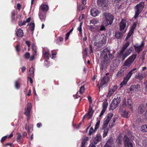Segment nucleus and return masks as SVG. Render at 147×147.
Instances as JSON below:
<instances>
[{
  "label": "nucleus",
  "mask_w": 147,
  "mask_h": 147,
  "mask_svg": "<svg viewBox=\"0 0 147 147\" xmlns=\"http://www.w3.org/2000/svg\"><path fill=\"white\" fill-rule=\"evenodd\" d=\"M123 141L125 147H133V144L130 141L129 138L125 135L124 136Z\"/></svg>",
  "instance_id": "obj_8"
},
{
  "label": "nucleus",
  "mask_w": 147,
  "mask_h": 147,
  "mask_svg": "<svg viewBox=\"0 0 147 147\" xmlns=\"http://www.w3.org/2000/svg\"><path fill=\"white\" fill-rule=\"evenodd\" d=\"M127 103L128 105L129 106V107L131 109H132L133 107V103L131 101V100L130 99H127Z\"/></svg>",
  "instance_id": "obj_35"
},
{
  "label": "nucleus",
  "mask_w": 147,
  "mask_h": 147,
  "mask_svg": "<svg viewBox=\"0 0 147 147\" xmlns=\"http://www.w3.org/2000/svg\"><path fill=\"white\" fill-rule=\"evenodd\" d=\"M120 113L122 117L126 118L129 117L130 113L129 112L126 111L124 109L120 110Z\"/></svg>",
  "instance_id": "obj_16"
},
{
  "label": "nucleus",
  "mask_w": 147,
  "mask_h": 147,
  "mask_svg": "<svg viewBox=\"0 0 147 147\" xmlns=\"http://www.w3.org/2000/svg\"><path fill=\"white\" fill-rule=\"evenodd\" d=\"M32 108V105L31 103H28L27 107L25 109V111L24 112V114L27 117V120L29 119L30 117V111Z\"/></svg>",
  "instance_id": "obj_9"
},
{
  "label": "nucleus",
  "mask_w": 147,
  "mask_h": 147,
  "mask_svg": "<svg viewBox=\"0 0 147 147\" xmlns=\"http://www.w3.org/2000/svg\"><path fill=\"white\" fill-rule=\"evenodd\" d=\"M146 111V107L144 105L141 104L138 107V113L139 114H142L145 112Z\"/></svg>",
  "instance_id": "obj_12"
},
{
  "label": "nucleus",
  "mask_w": 147,
  "mask_h": 147,
  "mask_svg": "<svg viewBox=\"0 0 147 147\" xmlns=\"http://www.w3.org/2000/svg\"><path fill=\"white\" fill-rule=\"evenodd\" d=\"M113 140L111 139L109 140L103 147H111L113 146Z\"/></svg>",
  "instance_id": "obj_23"
},
{
  "label": "nucleus",
  "mask_w": 147,
  "mask_h": 147,
  "mask_svg": "<svg viewBox=\"0 0 147 147\" xmlns=\"http://www.w3.org/2000/svg\"><path fill=\"white\" fill-rule=\"evenodd\" d=\"M94 132V131L93 128L91 127L89 131V134L90 135H91Z\"/></svg>",
  "instance_id": "obj_50"
},
{
  "label": "nucleus",
  "mask_w": 147,
  "mask_h": 147,
  "mask_svg": "<svg viewBox=\"0 0 147 147\" xmlns=\"http://www.w3.org/2000/svg\"><path fill=\"white\" fill-rule=\"evenodd\" d=\"M31 18L29 17L28 18V19H27L26 20L24 21L26 23H28L30 22V20H31Z\"/></svg>",
  "instance_id": "obj_56"
},
{
  "label": "nucleus",
  "mask_w": 147,
  "mask_h": 147,
  "mask_svg": "<svg viewBox=\"0 0 147 147\" xmlns=\"http://www.w3.org/2000/svg\"><path fill=\"white\" fill-rule=\"evenodd\" d=\"M84 18V16L82 14V15H80L79 18V21H80L82 19Z\"/></svg>",
  "instance_id": "obj_57"
},
{
  "label": "nucleus",
  "mask_w": 147,
  "mask_h": 147,
  "mask_svg": "<svg viewBox=\"0 0 147 147\" xmlns=\"http://www.w3.org/2000/svg\"><path fill=\"white\" fill-rule=\"evenodd\" d=\"M119 98H114L112 101L110 105V108L112 110H113L116 108L120 102Z\"/></svg>",
  "instance_id": "obj_6"
},
{
  "label": "nucleus",
  "mask_w": 147,
  "mask_h": 147,
  "mask_svg": "<svg viewBox=\"0 0 147 147\" xmlns=\"http://www.w3.org/2000/svg\"><path fill=\"white\" fill-rule=\"evenodd\" d=\"M97 2L98 5L99 6L105 7L107 6L105 0H98Z\"/></svg>",
  "instance_id": "obj_22"
},
{
  "label": "nucleus",
  "mask_w": 147,
  "mask_h": 147,
  "mask_svg": "<svg viewBox=\"0 0 147 147\" xmlns=\"http://www.w3.org/2000/svg\"><path fill=\"white\" fill-rule=\"evenodd\" d=\"M91 15L93 17H96L98 15L99 13V12L98 10L96 9H92L91 11Z\"/></svg>",
  "instance_id": "obj_24"
},
{
  "label": "nucleus",
  "mask_w": 147,
  "mask_h": 147,
  "mask_svg": "<svg viewBox=\"0 0 147 147\" xmlns=\"http://www.w3.org/2000/svg\"><path fill=\"white\" fill-rule=\"evenodd\" d=\"M83 141L86 142V141L88 140V138L87 137H85L83 139Z\"/></svg>",
  "instance_id": "obj_62"
},
{
  "label": "nucleus",
  "mask_w": 147,
  "mask_h": 147,
  "mask_svg": "<svg viewBox=\"0 0 147 147\" xmlns=\"http://www.w3.org/2000/svg\"><path fill=\"white\" fill-rule=\"evenodd\" d=\"M80 96V94L78 92H77L76 95H74V96L75 97V96H76V98H78Z\"/></svg>",
  "instance_id": "obj_60"
},
{
  "label": "nucleus",
  "mask_w": 147,
  "mask_h": 147,
  "mask_svg": "<svg viewBox=\"0 0 147 147\" xmlns=\"http://www.w3.org/2000/svg\"><path fill=\"white\" fill-rule=\"evenodd\" d=\"M20 83L17 81L15 82V86L16 88L18 89L20 88Z\"/></svg>",
  "instance_id": "obj_42"
},
{
  "label": "nucleus",
  "mask_w": 147,
  "mask_h": 147,
  "mask_svg": "<svg viewBox=\"0 0 147 147\" xmlns=\"http://www.w3.org/2000/svg\"><path fill=\"white\" fill-rule=\"evenodd\" d=\"M17 9L20 10L21 7V5L20 3H18L17 5Z\"/></svg>",
  "instance_id": "obj_53"
},
{
  "label": "nucleus",
  "mask_w": 147,
  "mask_h": 147,
  "mask_svg": "<svg viewBox=\"0 0 147 147\" xmlns=\"http://www.w3.org/2000/svg\"><path fill=\"white\" fill-rule=\"evenodd\" d=\"M30 56V54L28 52L26 53L24 55V57L26 59H28Z\"/></svg>",
  "instance_id": "obj_45"
},
{
  "label": "nucleus",
  "mask_w": 147,
  "mask_h": 147,
  "mask_svg": "<svg viewBox=\"0 0 147 147\" xmlns=\"http://www.w3.org/2000/svg\"><path fill=\"white\" fill-rule=\"evenodd\" d=\"M89 147H96V146L92 143L90 144Z\"/></svg>",
  "instance_id": "obj_64"
},
{
  "label": "nucleus",
  "mask_w": 147,
  "mask_h": 147,
  "mask_svg": "<svg viewBox=\"0 0 147 147\" xmlns=\"http://www.w3.org/2000/svg\"><path fill=\"white\" fill-rule=\"evenodd\" d=\"M94 111L91 107H90L89 109L88 112V114H86L83 117V118H84L85 117H86L88 119H90L91 118L92 116Z\"/></svg>",
  "instance_id": "obj_17"
},
{
  "label": "nucleus",
  "mask_w": 147,
  "mask_h": 147,
  "mask_svg": "<svg viewBox=\"0 0 147 147\" xmlns=\"http://www.w3.org/2000/svg\"><path fill=\"white\" fill-rule=\"evenodd\" d=\"M100 121H98L96 124L95 126V130H96L98 127L100 125Z\"/></svg>",
  "instance_id": "obj_48"
},
{
  "label": "nucleus",
  "mask_w": 147,
  "mask_h": 147,
  "mask_svg": "<svg viewBox=\"0 0 147 147\" xmlns=\"http://www.w3.org/2000/svg\"><path fill=\"white\" fill-rule=\"evenodd\" d=\"M117 87L116 86H113L110 89L109 93L107 96V97H110L114 93L115 91L117 90Z\"/></svg>",
  "instance_id": "obj_15"
},
{
  "label": "nucleus",
  "mask_w": 147,
  "mask_h": 147,
  "mask_svg": "<svg viewBox=\"0 0 147 147\" xmlns=\"http://www.w3.org/2000/svg\"><path fill=\"white\" fill-rule=\"evenodd\" d=\"M106 107H105L104 106H103V108L99 115L100 117H101L102 115L106 111Z\"/></svg>",
  "instance_id": "obj_39"
},
{
  "label": "nucleus",
  "mask_w": 147,
  "mask_h": 147,
  "mask_svg": "<svg viewBox=\"0 0 147 147\" xmlns=\"http://www.w3.org/2000/svg\"><path fill=\"white\" fill-rule=\"evenodd\" d=\"M30 75L31 77H33L34 75V69L33 67H31L29 70Z\"/></svg>",
  "instance_id": "obj_33"
},
{
  "label": "nucleus",
  "mask_w": 147,
  "mask_h": 147,
  "mask_svg": "<svg viewBox=\"0 0 147 147\" xmlns=\"http://www.w3.org/2000/svg\"><path fill=\"white\" fill-rule=\"evenodd\" d=\"M98 22V21L95 19H93L90 21V24H92L95 25Z\"/></svg>",
  "instance_id": "obj_36"
},
{
  "label": "nucleus",
  "mask_w": 147,
  "mask_h": 147,
  "mask_svg": "<svg viewBox=\"0 0 147 147\" xmlns=\"http://www.w3.org/2000/svg\"><path fill=\"white\" fill-rule=\"evenodd\" d=\"M113 115L112 113L108 114L107 117L104 119L103 124L102 125V129L104 130L103 137L106 136L108 134L109 129L107 127V125L109 123V126L110 128H112L114 125L116 121V119L112 118Z\"/></svg>",
  "instance_id": "obj_2"
},
{
  "label": "nucleus",
  "mask_w": 147,
  "mask_h": 147,
  "mask_svg": "<svg viewBox=\"0 0 147 147\" xmlns=\"http://www.w3.org/2000/svg\"><path fill=\"white\" fill-rule=\"evenodd\" d=\"M42 124L41 123H39L37 124V126L39 128L40 126H42Z\"/></svg>",
  "instance_id": "obj_61"
},
{
  "label": "nucleus",
  "mask_w": 147,
  "mask_h": 147,
  "mask_svg": "<svg viewBox=\"0 0 147 147\" xmlns=\"http://www.w3.org/2000/svg\"><path fill=\"white\" fill-rule=\"evenodd\" d=\"M83 24V22H81L79 26L78 27L77 30L79 31L81 33H82V26Z\"/></svg>",
  "instance_id": "obj_41"
},
{
  "label": "nucleus",
  "mask_w": 147,
  "mask_h": 147,
  "mask_svg": "<svg viewBox=\"0 0 147 147\" xmlns=\"http://www.w3.org/2000/svg\"><path fill=\"white\" fill-rule=\"evenodd\" d=\"M136 69V68H135L131 70L128 73L127 75L125 77V78L129 80V79L131 77L133 74L132 71H135Z\"/></svg>",
  "instance_id": "obj_26"
},
{
  "label": "nucleus",
  "mask_w": 147,
  "mask_h": 147,
  "mask_svg": "<svg viewBox=\"0 0 147 147\" xmlns=\"http://www.w3.org/2000/svg\"><path fill=\"white\" fill-rule=\"evenodd\" d=\"M70 34L68 32L66 34V37H65V40H67L68 39L69 36L70 35Z\"/></svg>",
  "instance_id": "obj_58"
},
{
  "label": "nucleus",
  "mask_w": 147,
  "mask_h": 147,
  "mask_svg": "<svg viewBox=\"0 0 147 147\" xmlns=\"http://www.w3.org/2000/svg\"><path fill=\"white\" fill-rule=\"evenodd\" d=\"M141 130L142 131L147 132V124L142 126L141 127Z\"/></svg>",
  "instance_id": "obj_31"
},
{
  "label": "nucleus",
  "mask_w": 147,
  "mask_h": 147,
  "mask_svg": "<svg viewBox=\"0 0 147 147\" xmlns=\"http://www.w3.org/2000/svg\"><path fill=\"white\" fill-rule=\"evenodd\" d=\"M136 87V85H132L129 88L130 91H132L135 90V88Z\"/></svg>",
  "instance_id": "obj_43"
},
{
  "label": "nucleus",
  "mask_w": 147,
  "mask_h": 147,
  "mask_svg": "<svg viewBox=\"0 0 147 147\" xmlns=\"http://www.w3.org/2000/svg\"><path fill=\"white\" fill-rule=\"evenodd\" d=\"M90 54H91V53H93V50L92 49V45H90Z\"/></svg>",
  "instance_id": "obj_59"
},
{
  "label": "nucleus",
  "mask_w": 147,
  "mask_h": 147,
  "mask_svg": "<svg viewBox=\"0 0 147 147\" xmlns=\"http://www.w3.org/2000/svg\"><path fill=\"white\" fill-rule=\"evenodd\" d=\"M21 135L20 134H18V137H17V141L18 142H20V138H21Z\"/></svg>",
  "instance_id": "obj_49"
},
{
  "label": "nucleus",
  "mask_w": 147,
  "mask_h": 147,
  "mask_svg": "<svg viewBox=\"0 0 147 147\" xmlns=\"http://www.w3.org/2000/svg\"><path fill=\"white\" fill-rule=\"evenodd\" d=\"M128 80L125 78H124L122 82L120 84L121 87L125 85L126 84Z\"/></svg>",
  "instance_id": "obj_32"
},
{
  "label": "nucleus",
  "mask_w": 147,
  "mask_h": 147,
  "mask_svg": "<svg viewBox=\"0 0 147 147\" xmlns=\"http://www.w3.org/2000/svg\"><path fill=\"white\" fill-rule=\"evenodd\" d=\"M103 15V21L100 29V31L105 30V26L111 24L113 19V16L109 13H104Z\"/></svg>",
  "instance_id": "obj_4"
},
{
  "label": "nucleus",
  "mask_w": 147,
  "mask_h": 147,
  "mask_svg": "<svg viewBox=\"0 0 147 147\" xmlns=\"http://www.w3.org/2000/svg\"><path fill=\"white\" fill-rule=\"evenodd\" d=\"M126 21L124 20H122L119 24V29L121 31L124 30L126 27Z\"/></svg>",
  "instance_id": "obj_18"
},
{
  "label": "nucleus",
  "mask_w": 147,
  "mask_h": 147,
  "mask_svg": "<svg viewBox=\"0 0 147 147\" xmlns=\"http://www.w3.org/2000/svg\"><path fill=\"white\" fill-rule=\"evenodd\" d=\"M136 87L135 88V91L138 92L141 90V88L140 85L137 84L136 85Z\"/></svg>",
  "instance_id": "obj_40"
},
{
  "label": "nucleus",
  "mask_w": 147,
  "mask_h": 147,
  "mask_svg": "<svg viewBox=\"0 0 147 147\" xmlns=\"http://www.w3.org/2000/svg\"><path fill=\"white\" fill-rule=\"evenodd\" d=\"M16 49L17 51H19L20 50L19 46L18 45H17L16 46Z\"/></svg>",
  "instance_id": "obj_55"
},
{
  "label": "nucleus",
  "mask_w": 147,
  "mask_h": 147,
  "mask_svg": "<svg viewBox=\"0 0 147 147\" xmlns=\"http://www.w3.org/2000/svg\"><path fill=\"white\" fill-rule=\"evenodd\" d=\"M136 27V24H134L131 27L130 30H129L127 37L126 38H129L131 34H133L134 31L135 29V28Z\"/></svg>",
  "instance_id": "obj_21"
},
{
  "label": "nucleus",
  "mask_w": 147,
  "mask_h": 147,
  "mask_svg": "<svg viewBox=\"0 0 147 147\" xmlns=\"http://www.w3.org/2000/svg\"><path fill=\"white\" fill-rule=\"evenodd\" d=\"M101 140V137L100 136L97 135L94 139V144H96L99 142Z\"/></svg>",
  "instance_id": "obj_27"
},
{
  "label": "nucleus",
  "mask_w": 147,
  "mask_h": 147,
  "mask_svg": "<svg viewBox=\"0 0 147 147\" xmlns=\"http://www.w3.org/2000/svg\"><path fill=\"white\" fill-rule=\"evenodd\" d=\"M30 29L31 31H33L34 30V27H35V25L34 24V23H31L30 24Z\"/></svg>",
  "instance_id": "obj_38"
},
{
  "label": "nucleus",
  "mask_w": 147,
  "mask_h": 147,
  "mask_svg": "<svg viewBox=\"0 0 147 147\" xmlns=\"http://www.w3.org/2000/svg\"><path fill=\"white\" fill-rule=\"evenodd\" d=\"M130 42H127L124 44L123 46L122 49L120 51V54H122L124 51L129 46Z\"/></svg>",
  "instance_id": "obj_28"
},
{
  "label": "nucleus",
  "mask_w": 147,
  "mask_h": 147,
  "mask_svg": "<svg viewBox=\"0 0 147 147\" xmlns=\"http://www.w3.org/2000/svg\"><path fill=\"white\" fill-rule=\"evenodd\" d=\"M32 47L33 50L35 52V55H36V47L34 45H33L32 46Z\"/></svg>",
  "instance_id": "obj_51"
},
{
  "label": "nucleus",
  "mask_w": 147,
  "mask_h": 147,
  "mask_svg": "<svg viewBox=\"0 0 147 147\" xmlns=\"http://www.w3.org/2000/svg\"><path fill=\"white\" fill-rule=\"evenodd\" d=\"M103 44L100 41L96 40V41L94 44V45L96 49H94V50L97 51L99 50L102 47Z\"/></svg>",
  "instance_id": "obj_11"
},
{
  "label": "nucleus",
  "mask_w": 147,
  "mask_h": 147,
  "mask_svg": "<svg viewBox=\"0 0 147 147\" xmlns=\"http://www.w3.org/2000/svg\"><path fill=\"white\" fill-rule=\"evenodd\" d=\"M136 54L133 55L125 61L120 70L117 74L116 75L117 77H120L124 75L127 68L129 67L131 64L133 62L136 58Z\"/></svg>",
  "instance_id": "obj_3"
},
{
  "label": "nucleus",
  "mask_w": 147,
  "mask_h": 147,
  "mask_svg": "<svg viewBox=\"0 0 147 147\" xmlns=\"http://www.w3.org/2000/svg\"><path fill=\"white\" fill-rule=\"evenodd\" d=\"M106 37L103 34H102L101 35L97 36L96 37V39L99 41L104 44L106 40Z\"/></svg>",
  "instance_id": "obj_10"
},
{
  "label": "nucleus",
  "mask_w": 147,
  "mask_h": 147,
  "mask_svg": "<svg viewBox=\"0 0 147 147\" xmlns=\"http://www.w3.org/2000/svg\"><path fill=\"white\" fill-rule=\"evenodd\" d=\"M142 144L143 145L146 147L147 145V140H145L142 141Z\"/></svg>",
  "instance_id": "obj_47"
},
{
  "label": "nucleus",
  "mask_w": 147,
  "mask_h": 147,
  "mask_svg": "<svg viewBox=\"0 0 147 147\" xmlns=\"http://www.w3.org/2000/svg\"><path fill=\"white\" fill-rule=\"evenodd\" d=\"M32 130V126L31 125H29L28 128V132L30 133V130Z\"/></svg>",
  "instance_id": "obj_46"
},
{
  "label": "nucleus",
  "mask_w": 147,
  "mask_h": 147,
  "mask_svg": "<svg viewBox=\"0 0 147 147\" xmlns=\"http://www.w3.org/2000/svg\"><path fill=\"white\" fill-rule=\"evenodd\" d=\"M44 57L47 59L49 58V52L48 51H46L43 53Z\"/></svg>",
  "instance_id": "obj_34"
},
{
  "label": "nucleus",
  "mask_w": 147,
  "mask_h": 147,
  "mask_svg": "<svg viewBox=\"0 0 147 147\" xmlns=\"http://www.w3.org/2000/svg\"><path fill=\"white\" fill-rule=\"evenodd\" d=\"M46 13L39 10V16L40 20L42 21H45L46 17Z\"/></svg>",
  "instance_id": "obj_19"
},
{
  "label": "nucleus",
  "mask_w": 147,
  "mask_h": 147,
  "mask_svg": "<svg viewBox=\"0 0 147 147\" xmlns=\"http://www.w3.org/2000/svg\"><path fill=\"white\" fill-rule=\"evenodd\" d=\"M123 36L122 33L121 32H116L115 37L117 39H121Z\"/></svg>",
  "instance_id": "obj_29"
},
{
  "label": "nucleus",
  "mask_w": 147,
  "mask_h": 147,
  "mask_svg": "<svg viewBox=\"0 0 147 147\" xmlns=\"http://www.w3.org/2000/svg\"><path fill=\"white\" fill-rule=\"evenodd\" d=\"M110 80L109 77L107 76L104 77L102 79H101L100 85L101 87L107 84V83Z\"/></svg>",
  "instance_id": "obj_14"
},
{
  "label": "nucleus",
  "mask_w": 147,
  "mask_h": 147,
  "mask_svg": "<svg viewBox=\"0 0 147 147\" xmlns=\"http://www.w3.org/2000/svg\"><path fill=\"white\" fill-rule=\"evenodd\" d=\"M131 51L130 50H129V49H127V51L125 52V53L123 54V53L122 55H123V57L125 58L127 57V56H128L129 55H130L131 53Z\"/></svg>",
  "instance_id": "obj_30"
},
{
  "label": "nucleus",
  "mask_w": 147,
  "mask_h": 147,
  "mask_svg": "<svg viewBox=\"0 0 147 147\" xmlns=\"http://www.w3.org/2000/svg\"><path fill=\"white\" fill-rule=\"evenodd\" d=\"M49 9V7L48 5L44 3H42L41 5L39 8V10H41L44 12L47 11Z\"/></svg>",
  "instance_id": "obj_13"
},
{
  "label": "nucleus",
  "mask_w": 147,
  "mask_h": 147,
  "mask_svg": "<svg viewBox=\"0 0 147 147\" xmlns=\"http://www.w3.org/2000/svg\"><path fill=\"white\" fill-rule=\"evenodd\" d=\"M16 34L17 36L22 37L24 35L23 30L20 28H18L16 30Z\"/></svg>",
  "instance_id": "obj_20"
},
{
  "label": "nucleus",
  "mask_w": 147,
  "mask_h": 147,
  "mask_svg": "<svg viewBox=\"0 0 147 147\" xmlns=\"http://www.w3.org/2000/svg\"><path fill=\"white\" fill-rule=\"evenodd\" d=\"M144 6V3L143 2L140 3L136 6L135 14L134 16V18L135 19L137 17L140 12L142 11Z\"/></svg>",
  "instance_id": "obj_5"
},
{
  "label": "nucleus",
  "mask_w": 147,
  "mask_h": 147,
  "mask_svg": "<svg viewBox=\"0 0 147 147\" xmlns=\"http://www.w3.org/2000/svg\"><path fill=\"white\" fill-rule=\"evenodd\" d=\"M146 76V74L145 73H140L136 76V78L139 80H142Z\"/></svg>",
  "instance_id": "obj_25"
},
{
  "label": "nucleus",
  "mask_w": 147,
  "mask_h": 147,
  "mask_svg": "<svg viewBox=\"0 0 147 147\" xmlns=\"http://www.w3.org/2000/svg\"><path fill=\"white\" fill-rule=\"evenodd\" d=\"M100 58L101 61V69L103 70L108 66L110 61L113 58V55L111 54L110 49L107 48L100 51Z\"/></svg>",
  "instance_id": "obj_1"
},
{
  "label": "nucleus",
  "mask_w": 147,
  "mask_h": 147,
  "mask_svg": "<svg viewBox=\"0 0 147 147\" xmlns=\"http://www.w3.org/2000/svg\"><path fill=\"white\" fill-rule=\"evenodd\" d=\"M85 90V88L84 86H82L80 88L79 92L80 94H82L84 92Z\"/></svg>",
  "instance_id": "obj_37"
},
{
  "label": "nucleus",
  "mask_w": 147,
  "mask_h": 147,
  "mask_svg": "<svg viewBox=\"0 0 147 147\" xmlns=\"http://www.w3.org/2000/svg\"><path fill=\"white\" fill-rule=\"evenodd\" d=\"M144 46V44L143 42H142L141 45L137 43L134 45V47L135 51L139 53L143 50Z\"/></svg>",
  "instance_id": "obj_7"
},
{
  "label": "nucleus",
  "mask_w": 147,
  "mask_h": 147,
  "mask_svg": "<svg viewBox=\"0 0 147 147\" xmlns=\"http://www.w3.org/2000/svg\"><path fill=\"white\" fill-rule=\"evenodd\" d=\"M26 23L25 21H24L23 22H22V21H20L18 22V25L20 26H22L25 25Z\"/></svg>",
  "instance_id": "obj_44"
},
{
  "label": "nucleus",
  "mask_w": 147,
  "mask_h": 147,
  "mask_svg": "<svg viewBox=\"0 0 147 147\" xmlns=\"http://www.w3.org/2000/svg\"><path fill=\"white\" fill-rule=\"evenodd\" d=\"M34 54L33 55L30 57V61H32L34 59Z\"/></svg>",
  "instance_id": "obj_54"
},
{
  "label": "nucleus",
  "mask_w": 147,
  "mask_h": 147,
  "mask_svg": "<svg viewBox=\"0 0 147 147\" xmlns=\"http://www.w3.org/2000/svg\"><path fill=\"white\" fill-rule=\"evenodd\" d=\"M126 100H123V106L124 107L126 106Z\"/></svg>",
  "instance_id": "obj_63"
},
{
  "label": "nucleus",
  "mask_w": 147,
  "mask_h": 147,
  "mask_svg": "<svg viewBox=\"0 0 147 147\" xmlns=\"http://www.w3.org/2000/svg\"><path fill=\"white\" fill-rule=\"evenodd\" d=\"M7 137L6 136H4L3 137L1 140V142H2L4 141L7 138Z\"/></svg>",
  "instance_id": "obj_52"
}]
</instances>
